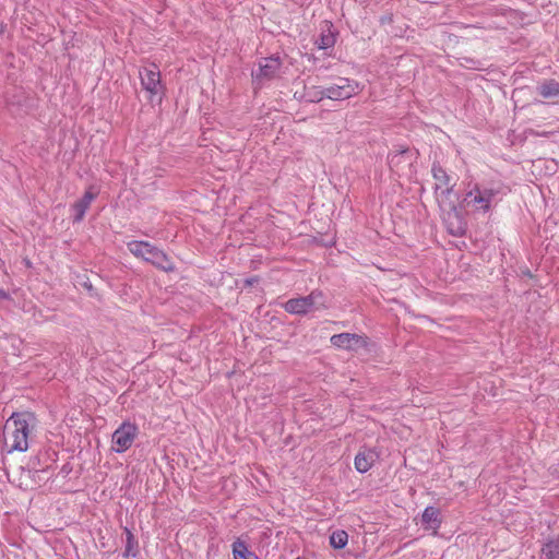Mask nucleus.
Returning a JSON list of instances; mask_svg holds the SVG:
<instances>
[{"mask_svg":"<svg viewBox=\"0 0 559 559\" xmlns=\"http://www.w3.org/2000/svg\"><path fill=\"white\" fill-rule=\"evenodd\" d=\"M36 417L29 412L13 413L3 428V437L9 452H25L28 449V437L35 429Z\"/></svg>","mask_w":559,"mask_h":559,"instance_id":"nucleus-1","label":"nucleus"},{"mask_svg":"<svg viewBox=\"0 0 559 559\" xmlns=\"http://www.w3.org/2000/svg\"><path fill=\"white\" fill-rule=\"evenodd\" d=\"M127 247L134 257L151 263L163 272L173 273L176 270L171 258L164 250L148 241L132 240L127 243Z\"/></svg>","mask_w":559,"mask_h":559,"instance_id":"nucleus-2","label":"nucleus"},{"mask_svg":"<svg viewBox=\"0 0 559 559\" xmlns=\"http://www.w3.org/2000/svg\"><path fill=\"white\" fill-rule=\"evenodd\" d=\"M283 307L290 314L306 316L310 312L326 310L329 304L322 290L313 289L307 296L288 299Z\"/></svg>","mask_w":559,"mask_h":559,"instance_id":"nucleus-3","label":"nucleus"},{"mask_svg":"<svg viewBox=\"0 0 559 559\" xmlns=\"http://www.w3.org/2000/svg\"><path fill=\"white\" fill-rule=\"evenodd\" d=\"M439 206L448 233L455 237L463 236L466 231V222L461 210L456 206L455 200L439 199Z\"/></svg>","mask_w":559,"mask_h":559,"instance_id":"nucleus-4","label":"nucleus"},{"mask_svg":"<svg viewBox=\"0 0 559 559\" xmlns=\"http://www.w3.org/2000/svg\"><path fill=\"white\" fill-rule=\"evenodd\" d=\"M418 152L407 146H397L388 155V165L397 176L412 173L413 163L417 159Z\"/></svg>","mask_w":559,"mask_h":559,"instance_id":"nucleus-5","label":"nucleus"},{"mask_svg":"<svg viewBox=\"0 0 559 559\" xmlns=\"http://www.w3.org/2000/svg\"><path fill=\"white\" fill-rule=\"evenodd\" d=\"M359 91V83L357 81L348 78H338L334 84L320 91V99L344 100L357 95Z\"/></svg>","mask_w":559,"mask_h":559,"instance_id":"nucleus-6","label":"nucleus"},{"mask_svg":"<svg viewBox=\"0 0 559 559\" xmlns=\"http://www.w3.org/2000/svg\"><path fill=\"white\" fill-rule=\"evenodd\" d=\"M282 60L278 56H271L261 58L258 63V69L251 73L252 83L255 87L260 88L265 82L272 81L277 78Z\"/></svg>","mask_w":559,"mask_h":559,"instance_id":"nucleus-7","label":"nucleus"},{"mask_svg":"<svg viewBox=\"0 0 559 559\" xmlns=\"http://www.w3.org/2000/svg\"><path fill=\"white\" fill-rule=\"evenodd\" d=\"M463 204L473 211H483V213H486L489 210V191L487 189H480L478 183L469 182L463 199Z\"/></svg>","mask_w":559,"mask_h":559,"instance_id":"nucleus-8","label":"nucleus"},{"mask_svg":"<svg viewBox=\"0 0 559 559\" xmlns=\"http://www.w3.org/2000/svg\"><path fill=\"white\" fill-rule=\"evenodd\" d=\"M432 177L436 180L435 194L439 199L451 200L454 195L453 186L450 185L451 178L439 163H433L431 167Z\"/></svg>","mask_w":559,"mask_h":559,"instance_id":"nucleus-9","label":"nucleus"},{"mask_svg":"<svg viewBox=\"0 0 559 559\" xmlns=\"http://www.w3.org/2000/svg\"><path fill=\"white\" fill-rule=\"evenodd\" d=\"M138 433V427L129 421L122 423L112 433L114 450L117 453L127 451L133 443Z\"/></svg>","mask_w":559,"mask_h":559,"instance_id":"nucleus-10","label":"nucleus"},{"mask_svg":"<svg viewBox=\"0 0 559 559\" xmlns=\"http://www.w3.org/2000/svg\"><path fill=\"white\" fill-rule=\"evenodd\" d=\"M141 85L150 93V98L162 93L163 85L160 82V72L155 63L144 67L139 71Z\"/></svg>","mask_w":559,"mask_h":559,"instance_id":"nucleus-11","label":"nucleus"},{"mask_svg":"<svg viewBox=\"0 0 559 559\" xmlns=\"http://www.w3.org/2000/svg\"><path fill=\"white\" fill-rule=\"evenodd\" d=\"M330 341L333 346L346 350L366 348L369 344V338L367 336L355 333L334 334L331 336Z\"/></svg>","mask_w":559,"mask_h":559,"instance_id":"nucleus-12","label":"nucleus"},{"mask_svg":"<svg viewBox=\"0 0 559 559\" xmlns=\"http://www.w3.org/2000/svg\"><path fill=\"white\" fill-rule=\"evenodd\" d=\"M97 193L92 191V188L85 191L83 197L79 199L72 205V211L74 212L73 222L80 223L83 221L86 211L88 210L91 203L96 199Z\"/></svg>","mask_w":559,"mask_h":559,"instance_id":"nucleus-13","label":"nucleus"},{"mask_svg":"<svg viewBox=\"0 0 559 559\" xmlns=\"http://www.w3.org/2000/svg\"><path fill=\"white\" fill-rule=\"evenodd\" d=\"M378 453L373 449H364L359 451L355 456V468L359 473H366L368 472L373 463L378 459Z\"/></svg>","mask_w":559,"mask_h":559,"instance_id":"nucleus-14","label":"nucleus"},{"mask_svg":"<svg viewBox=\"0 0 559 559\" xmlns=\"http://www.w3.org/2000/svg\"><path fill=\"white\" fill-rule=\"evenodd\" d=\"M441 523L442 520L440 516V510L438 508L432 506L425 508L421 514V525L425 530H432L433 533H437L441 526Z\"/></svg>","mask_w":559,"mask_h":559,"instance_id":"nucleus-15","label":"nucleus"},{"mask_svg":"<svg viewBox=\"0 0 559 559\" xmlns=\"http://www.w3.org/2000/svg\"><path fill=\"white\" fill-rule=\"evenodd\" d=\"M234 559H260L241 538H236L231 545Z\"/></svg>","mask_w":559,"mask_h":559,"instance_id":"nucleus-16","label":"nucleus"},{"mask_svg":"<svg viewBox=\"0 0 559 559\" xmlns=\"http://www.w3.org/2000/svg\"><path fill=\"white\" fill-rule=\"evenodd\" d=\"M538 94L545 99L559 97V82L545 80L537 86Z\"/></svg>","mask_w":559,"mask_h":559,"instance_id":"nucleus-17","label":"nucleus"},{"mask_svg":"<svg viewBox=\"0 0 559 559\" xmlns=\"http://www.w3.org/2000/svg\"><path fill=\"white\" fill-rule=\"evenodd\" d=\"M124 534H126V547H124V552H123V556L124 557H136L138 552H139V543L136 540V538L134 537L133 533L131 532V530H129L128 527H124Z\"/></svg>","mask_w":559,"mask_h":559,"instance_id":"nucleus-18","label":"nucleus"},{"mask_svg":"<svg viewBox=\"0 0 559 559\" xmlns=\"http://www.w3.org/2000/svg\"><path fill=\"white\" fill-rule=\"evenodd\" d=\"M348 543V534L344 530H337L330 535V545L335 549H343Z\"/></svg>","mask_w":559,"mask_h":559,"instance_id":"nucleus-19","label":"nucleus"},{"mask_svg":"<svg viewBox=\"0 0 559 559\" xmlns=\"http://www.w3.org/2000/svg\"><path fill=\"white\" fill-rule=\"evenodd\" d=\"M38 463V457L31 459L28 463V468L23 471V473H25L28 477L33 478L34 484H38L41 480L40 474L46 472L45 468L36 469V465Z\"/></svg>","mask_w":559,"mask_h":559,"instance_id":"nucleus-20","label":"nucleus"},{"mask_svg":"<svg viewBox=\"0 0 559 559\" xmlns=\"http://www.w3.org/2000/svg\"><path fill=\"white\" fill-rule=\"evenodd\" d=\"M542 551L545 559H559V543L550 540L543 547Z\"/></svg>","mask_w":559,"mask_h":559,"instance_id":"nucleus-21","label":"nucleus"},{"mask_svg":"<svg viewBox=\"0 0 559 559\" xmlns=\"http://www.w3.org/2000/svg\"><path fill=\"white\" fill-rule=\"evenodd\" d=\"M316 44L319 49H328L334 46L335 36L330 31L328 33H322Z\"/></svg>","mask_w":559,"mask_h":559,"instance_id":"nucleus-22","label":"nucleus"},{"mask_svg":"<svg viewBox=\"0 0 559 559\" xmlns=\"http://www.w3.org/2000/svg\"><path fill=\"white\" fill-rule=\"evenodd\" d=\"M392 22H393V16H392V14H385V15H382V16L380 17V23H381L382 25H384V24H391Z\"/></svg>","mask_w":559,"mask_h":559,"instance_id":"nucleus-23","label":"nucleus"},{"mask_svg":"<svg viewBox=\"0 0 559 559\" xmlns=\"http://www.w3.org/2000/svg\"><path fill=\"white\" fill-rule=\"evenodd\" d=\"M0 298L1 299H9L10 298V295L8 292H5L4 289H0Z\"/></svg>","mask_w":559,"mask_h":559,"instance_id":"nucleus-24","label":"nucleus"},{"mask_svg":"<svg viewBox=\"0 0 559 559\" xmlns=\"http://www.w3.org/2000/svg\"><path fill=\"white\" fill-rule=\"evenodd\" d=\"M25 264H26L27 266H31V261H29V260H25Z\"/></svg>","mask_w":559,"mask_h":559,"instance_id":"nucleus-25","label":"nucleus"}]
</instances>
